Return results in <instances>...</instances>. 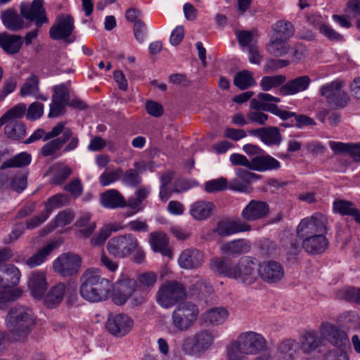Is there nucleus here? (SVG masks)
Instances as JSON below:
<instances>
[{"label": "nucleus", "mask_w": 360, "mask_h": 360, "mask_svg": "<svg viewBox=\"0 0 360 360\" xmlns=\"http://www.w3.org/2000/svg\"><path fill=\"white\" fill-rule=\"evenodd\" d=\"M39 79L38 76L31 75L22 84L20 89V94L22 97L33 96L37 99L47 101L48 98L39 91Z\"/></svg>", "instance_id": "nucleus-27"}, {"label": "nucleus", "mask_w": 360, "mask_h": 360, "mask_svg": "<svg viewBox=\"0 0 360 360\" xmlns=\"http://www.w3.org/2000/svg\"><path fill=\"white\" fill-rule=\"evenodd\" d=\"M205 321L213 325L223 323L229 317V311L224 307H215L207 311L204 315Z\"/></svg>", "instance_id": "nucleus-41"}, {"label": "nucleus", "mask_w": 360, "mask_h": 360, "mask_svg": "<svg viewBox=\"0 0 360 360\" xmlns=\"http://www.w3.org/2000/svg\"><path fill=\"white\" fill-rule=\"evenodd\" d=\"M281 164L271 155H257L252 159V170L264 172L267 170H276Z\"/></svg>", "instance_id": "nucleus-30"}, {"label": "nucleus", "mask_w": 360, "mask_h": 360, "mask_svg": "<svg viewBox=\"0 0 360 360\" xmlns=\"http://www.w3.org/2000/svg\"><path fill=\"white\" fill-rule=\"evenodd\" d=\"M151 248L164 256L171 257L172 252L168 248L169 240L167 235L162 232H152L148 238Z\"/></svg>", "instance_id": "nucleus-28"}, {"label": "nucleus", "mask_w": 360, "mask_h": 360, "mask_svg": "<svg viewBox=\"0 0 360 360\" xmlns=\"http://www.w3.org/2000/svg\"><path fill=\"white\" fill-rule=\"evenodd\" d=\"M250 229L251 226L240 219L221 220L217 223L212 233L226 237L236 233L248 231Z\"/></svg>", "instance_id": "nucleus-17"}, {"label": "nucleus", "mask_w": 360, "mask_h": 360, "mask_svg": "<svg viewBox=\"0 0 360 360\" xmlns=\"http://www.w3.org/2000/svg\"><path fill=\"white\" fill-rule=\"evenodd\" d=\"M186 297V289L179 282L170 281L160 286L157 292V302L163 308L167 309Z\"/></svg>", "instance_id": "nucleus-5"}, {"label": "nucleus", "mask_w": 360, "mask_h": 360, "mask_svg": "<svg viewBox=\"0 0 360 360\" xmlns=\"http://www.w3.org/2000/svg\"><path fill=\"white\" fill-rule=\"evenodd\" d=\"M47 283L45 274L41 271H34L28 280V288L32 295L37 299H40L47 289Z\"/></svg>", "instance_id": "nucleus-24"}, {"label": "nucleus", "mask_w": 360, "mask_h": 360, "mask_svg": "<svg viewBox=\"0 0 360 360\" xmlns=\"http://www.w3.org/2000/svg\"><path fill=\"white\" fill-rule=\"evenodd\" d=\"M297 349L296 340L285 339L278 344L275 356L277 360H295Z\"/></svg>", "instance_id": "nucleus-26"}, {"label": "nucleus", "mask_w": 360, "mask_h": 360, "mask_svg": "<svg viewBox=\"0 0 360 360\" xmlns=\"http://www.w3.org/2000/svg\"><path fill=\"white\" fill-rule=\"evenodd\" d=\"M135 279L128 277L119 279L115 284L112 300L117 305L124 304L136 288Z\"/></svg>", "instance_id": "nucleus-15"}, {"label": "nucleus", "mask_w": 360, "mask_h": 360, "mask_svg": "<svg viewBox=\"0 0 360 360\" xmlns=\"http://www.w3.org/2000/svg\"><path fill=\"white\" fill-rule=\"evenodd\" d=\"M228 187V181L224 177L210 180L205 184V190L207 193H216L224 191Z\"/></svg>", "instance_id": "nucleus-54"}, {"label": "nucleus", "mask_w": 360, "mask_h": 360, "mask_svg": "<svg viewBox=\"0 0 360 360\" xmlns=\"http://www.w3.org/2000/svg\"><path fill=\"white\" fill-rule=\"evenodd\" d=\"M268 52L276 56L281 57L287 54L290 50L288 41L271 37L269 43L266 45Z\"/></svg>", "instance_id": "nucleus-38"}, {"label": "nucleus", "mask_w": 360, "mask_h": 360, "mask_svg": "<svg viewBox=\"0 0 360 360\" xmlns=\"http://www.w3.org/2000/svg\"><path fill=\"white\" fill-rule=\"evenodd\" d=\"M321 336L319 337L316 331H307L302 337L301 349L304 353H310L321 345Z\"/></svg>", "instance_id": "nucleus-37"}, {"label": "nucleus", "mask_w": 360, "mask_h": 360, "mask_svg": "<svg viewBox=\"0 0 360 360\" xmlns=\"http://www.w3.org/2000/svg\"><path fill=\"white\" fill-rule=\"evenodd\" d=\"M243 352L248 356L256 355L267 347L266 339L259 333L254 331H248L241 333L237 338Z\"/></svg>", "instance_id": "nucleus-10"}, {"label": "nucleus", "mask_w": 360, "mask_h": 360, "mask_svg": "<svg viewBox=\"0 0 360 360\" xmlns=\"http://www.w3.org/2000/svg\"><path fill=\"white\" fill-rule=\"evenodd\" d=\"M56 241L51 242L40 249L37 253L29 257L26 260V264L31 269L38 266L43 264L47 256L59 246Z\"/></svg>", "instance_id": "nucleus-35"}, {"label": "nucleus", "mask_w": 360, "mask_h": 360, "mask_svg": "<svg viewBox=\"0 0 360 360\" xmlns=\"http://www.w3.org/2000/svg\"><path fill=\"white\" fill-rule=\"evenodd\" d=\"M17 87V81L14 77L5 79L2 89L0 90V101H2L8 94L13 92Z\"/></svg>", "instance_id": "nucleus-59"}, {"label": "nucleus", "mask_w": 360, "mask_h": 360, "mask_svg": "<svg viewBox=\"0 0 360 360\" xmlns=\"http://www.w3.org/2000/svg\"><path fill=\"white\" fill-rule=\"evenodd\" d=\"M65 289V284L62 283L53 286L44 297V304L51 309L58 307L63 300Z\"/></svg>", "instance_id": "nucleus-33"}, {"label": "nucleus", "mask_w": 360, "mask_h": 360, "mask_svg": "<svg viewBox=\"0 0 360 360\" xmlns=\"http://www.w3.org/2000/svg\"><path fill=\"white\" fill-rule=\"evenodd\" d=\"M204 262L203 253L197 249L184 250L180 255L178 262L179 266L186 269L200 267Z\"/></svg>", "instance_id": "nucleus-20"}, {"label": "nucleus", "mask_w": 360, "mask_h": 360, "mask_svg": "<svg viewBox=\"0 0 360 360\" xmlns=\"http://www.w3.org/2000/svg\"><path fill=\"white\" fill-rule=\"evenodd\" d=\"M343 82L341 80H335L328 83L320 88V94L326 98L328 104L331 108H342L349 101L348 94L343 91Z\"/></svg>", "instance_id": "nucleus-8"}, {"label": "nucleus", "mask_w": 360, "mask_h": 360, "mask_svg": "<svg viewBox=\"0 0 360 360\" xmlns=\"http://www.w3.org/2000/svg\"><path fill=\"white\" fill-rule=\"evenodd\" d=\"M320 335L334 347L342 349L349 343L347 333L334 324L324 322L319 326Z\"/></svg>", "instance_id": "nucleus-11"}, {"label": "nucleus", "mask_w": 360, "mask_h": 360, "mask_svg": "<svg viewBox=\"0 0 360 360\" xmlns=\"http://www.w3.org/2000/svg\"><path fill=\"white\" fill-rule=\"evenodd\" d=\"M269 283H274L284 276L283 266L278 262L269 261L258 265V276Z\"/></svg>", "instance_id": "nucleus-16"}, {"label": "nucleus", "mask_w": 360, "mask_h": 360, "mask_svg": "<svg viewBox=\"0 0 360 360\" xmlns=\"http://www.w3.org/2000/svg\"><path fill=\"white\" fill-rule=\"evenodd\" d=\"M250 134L257 136L266 145H279L282 140L280 131L276 127L259 128L251 130Z\"/></svg>", "instance_id": "nucleus-25"}, {"label": "nucleus", "mask_w": 360, "mask_h": 360, "mask_svg": "<svg viewBox=\"0 0 360 360\" xmlns=\"http://www.w3.org/2000/svg\"><path fill=\"white\" fill-rule=\"evenodd\" d=\"M63 189L70 193L73 198H77L83 193V185L79 178H75L67 184Z\"/></svg>", "instance_id": "nucleus-58"}, {"label": "nucleus", "mask_w": 360, "mask_h": 360, "mask_svg": "<svg viewBox=\"0 0 360 360\" xmlns=\"http://www.w3.org/2000/svg\"><path fill=\"white\" fill-rule=\"evenodd\" d=\"M82 265L81 257L72 252L62 254L53 264L54 271L62 276H71L76 274Z\"/></svg>", "instance_id": "nucleus-9"}, {"label": "nucleus", "mask_w": 360, "mask_h": 360, "mask_svg": "<svg viewBox=\"0 0 360 360\" xmlns=\"http://www.w3.org/2000/svg\"><path fill=\"white\" fill-rule=\"evenodd\" d=\"M195 342L202 354L207 351L214 343V337L208 330H201L194 334Z\"/></svg>", "instance_id": "nucleus-42"}, {"label": "nucleus", "mask_w": 360, "mask_h": 360, "mask_svg": "<svg viewBox=\"0 0 360 360\" xmlns=\"http://www.w3.org/2000/svg\"><path fill=\"white\" fill-rule=\"evenodd\" d=\"M311 79L309 76L304 75L289 80L280 87L279 93L283 96H291L305 91L309 86Z\"/></svg>", "instance_id": "nucleus-23"}, {"label": "nucleus", "mask_w": 360, "mask_h": 360, "mask_svg": "<svg viewBox=\"0 0 360 360\" xmlns=\"http://www.w3.org/2000/svg\"><path fill=\"white\" fill-rule=\"evenodd\" d=\"M36 324V317L32 309L15 306L10 309L6 317V325L11 339L24 340Z\"/></svg>", "instance_id": "nucleus-3"}, {"label": "nucleus", "mask_w": 360, "mask_h": 360, "mask_svg": "<svg viewBox=\"0 0 360 360\" xmlns=\"http://www.w3.org/2000/svg\"><path fill=\"white\" fill-rule=\"evenodd\" d=\"M22 43L23 40L20 36L7 33L0 34V46L7 53L15 54L18 53Z\"/></svg>", "instance_id": "nucleus-31"}, {"label": "nucleus", "mask_w": 360, "mask_h": 360, "mask_svg": "<svg viewBox=\"0 0 360 360\" xmlns=\"http://www.w3.org/2000/svg\"><path fill=\"white\" fill-rule=\"evenodd\" d=\"M319 32L331 41H340L343 39V36L328 25H321L319 27Z\"/></svg>", "instance_id": "nucleus-61"}, {"label": "nucleus", "mask_w": 360, "mask_h": 360, "mask_svg": "<svg viewBox=\"0 0 360 360\" xmlns=\"http://www.w3.org/2000/svg\"><path fill=\"white\" fill-rule=\"evenodd\" d=\"M100 204L105 208L115 210L127 207V200L116 189H110L101 194Z\"/></svg>", "instance_id": "nucleus-21"}, {"label": "nucleus", "mask_w": 360, "mask_h": 360, "mask_svg": "<svg viewBox=\"0 0 360 360\" xmlns=\"http://www.w3.org/2000/svg\"><path fill=\"white\" fill-rule=\"evenodd\" d=\"M285 82L286 77L283 75L264 76L261 79L259 86L263 91H268L274 88L281 87Z\"/></svg>", "instance_id": "nucleus-46"}, {"label": "nucleus", "mask_w": 360, "mask_h": 360, "mask_svg": "<svg viewBox=\"0 0 360 360\" xmlns=\"http://www.w3.org/2000/svg\"><path fill=\"white\" fill-rule=\"evenodd\" d=\"M122 226L119 224H110L103 227L98 234L91 238V243L94 245H101L105 243L112 232L121 230Z\"/></svg>", "instance_id": "nucleus-45"}, {"label": "nucleus", "mask_w": 360, "mask_h": 360, "mask_svg": "<svg viewBox=\"0 0 360 360\" xmlns=\"http://www.w3.org/2000/svg\"><path fill=\"white\" fill-rule=\"evenodd\" d=\"M210 265L213 271L247 285L253 283L258 277V264L249 257L240 258L236 264H231L223 258L214 257Z\"/></svg>", "instance_id": "nucleus-1"}, {"label": "nucleus", "mask_w": 360, "mask_h": 360, "mask_svg": "<svg viewBox=\"0 0 360 360\" xmlns=\"http://www.w3.org/2000/svg\"><path fill=\"white\" fill-rule=\"evenodd\" d=\"M26 186L27 174L25 173L17 174L11 182V188L18 193L22 191Z\"/></svg>", "instance_id": "nucleus-62"}, {"label": "nucleus", "mask_w": 360, "mask_h": 360, "mask_svg": "<svg viewBox=\"0 0 360 360\" xmlns=\"http://www.w3.org/2000/svg\"><path fill=\"white\" fill-rule=\"evenodd\" d=\"M327 233H319L302 238V248L310 255H319L326 251L329 245Z\"/></svg>", "instance_id": "nucleus-18"}, {"label": "nucleus", "mask_w": 360, "mask_h": 360, "mask_svg": "<svg viewBox=\"0 0 360 360\" xmlns=\"http://www.w3.org/2000/svg\"><path fill=\"white\" fill-rule=\"evenodd\" d=\"M105 326L107 330L112 335L122 337L131 331L134 326V321L125 314H110Z\"/></svg>", "instance_id": "nucleus-13"}, {"label": "nucleus", "mask_w": 360, "mask_h": 360, "mask_svg": "<svg viewBox=\"0 0 360 360\" xmlns=\"http://www.w3.org/2000/svg\"><path fill=\"white\" fill-rule=\"evenodd\" d=\"M198 315L196 304L190 302L179 304L172 314V325L177 331L186 332L194 325Z\"/></svg>", "instance_id": "nucleus-4"}, {"label": "nucleus", "mask_w": 360, "mask_h": 360, "mask_svg": "<svg viewBox=\"0 0 360 360\" xmlns=\"http://www.w3.org/2000/svg\"><path fill=\"white\" fill-rule=\"evenodd\" d=\"M4 25L11 31H18L23 27L24 22L17 13L6 11L1 15Z\"/></svg>", "instance_id": "nucleus-40"}, {"label": "nucleus", "mask_w": 360, "mask_h": 360, "mask_svg": "<svg viewBox=\"0 0 360 360\" xmlns=\"http://www.w3.org/2000/svg\"><path fill=\"white\" fill-rule=\"evenodd\" d=\"M226 354L228 360H244L245 356H248L243 352L238 338L226 346Z\"/></svg>", "instance_id": "nucleus-50"}, {"label": "nucleus", "mask_w": 360, "mask_h": 360, "mask_svg": "<svg viewBox=\"0 0 360 360\" xmlns=\"http://www.w3.org/2000/svg\"><path fill=\"white\" fill-rule=\"evenodd\" d=\"M271 32V37L288 41L293 36L295 28L290 22L280 20L272 25Z\"/></svg>", "instance_id": "nucleus-32"}, {"label": "nucleus", "mask_w": 360, "mask_h": 360, "mask_svg": "<svg viewBox=\"0 0 360 360\" xmlns=\"http://www.w3.org/2000/svg\"><path fill=\"white\" fill-rule=\"evenodd\" d=\"M138 248V240L131 233L112 238L107 244L108 252L116 258H126Z\"/></svg>", "instance_id": "nucleus-6"}, {"label": "nucleus", "mask_w": 360, "mask_h": 360, "mask_svg": "<svg viewBox=\"0 0 360 360\" xmlns=\"http://www.w3.org/2000/svg\"><path fill=\"white\" fill-rule=\"evenodd\" d=\"M26 105L24 103H18L6 113V116L11 119V121H15V119L22 118L26 112Z\"/></svg>", "instance_id": "nucleus-64"}, {"label": "nucleus", "mask_w": 360, "mask_h": 360, "mask_svg": "<svg viewBox=\"0 0 360 360\" xmlns=\"http://www.w3.org/2000/svg\"><path fill=\"white\" fill-rule=\"evenodd\" d=\"M112 282L103 276L98 268H89L80 277L79 294L86 301L96 303L107 300L111 292Z\"/></svg>", "instance_id": "nucleus-2"}, {"label": "nucleus", "mask_w": 360, "mask_h": 360, "mask_svg": "<svg viewBox=\"0 0 360 360\" xmlns=\"http://www.w3.org/2000/svg\"><path fill=\"white\" fill-rule=\"evenodd\" d=\"M269 208L266 202L252 200L242 210V217L248 221H252L264 217Z\"/></svg>", "instance_id": "nucleus-19"}, {"label": "nucleus", "mask_w": 360, "mask_h": 360, "mask_svg": "<svg viewBox=\"0 0 360 360\" xmlns=\"http://www.w3.org/2000/svg\"><path fill=\"white\" fill-rule=\"evenodd\" d=\"M328 224L325 214L315 212L300 221L297 227V237L302 239L319 233H328Z\"/></svg>", "instance_id": "nucleus-7"}, {"label": "nucleus", "mask_w": 360, "mask_h": 360, "mask_svg": "<svg viewBox=\"0 0 360 360\" xmlns=\"http://www.w3.org/2000/svg\"><path fill=\"white\" fill-rule=\"evenodd\" d=\"M44 114V105L35 101L30 105L27 110L26 117L31 121L39 119Z\"/></svg>", "instance_id": "nucleus-57"}, {"label": "nucleus", "mask_w": 360, "mask_h": 360, "mask_svg": "<svg viewBox=\"0 0 360 360\" xmlns=\"http://www.w3.org/2000/svg\"><path fill=\"white\" fill-rule=\"evenodd\" d=\"M72 130L67 129L63 132L61 137L55 139L46 143L41 149L42 155L47 157L54 155L60 149L62 146L71 138Z\"/></svg>", "instance_id": "nucleus-36"}, {"label": "nucleus", "mask_w": 360, "mask_h": 360, "mask_svg": "<svg viewBox=\"0 0 360 360\" xmlns=\"http://www.w3.org/2000/svg\"><path fill=\"white\" fill-rule=\"evenodd\" d=\"M246 117L249 120V123L264 125L269 116L262 110H251L247 113Z\"/></svg>", "instance_id": "nucleus-60"}, {"label": "nucleus", "mask_w": 360, "mask_h": 360, "mask_svg": "<svg viewBox=\"0 0 360 360\" xmlns=\"http://www.w3.org/2000/svg\"><path fill=\"white\" fill-rule=\"evenodd\" d=\"M32 157L31 155L26 153L22 152L10 160L5 161L1 165V169H4L8 167H20L28 165L31 162Z\"/></svg>", "instance_id": "nucleus-48"}, {"label": "nucleus", "mask_w": 360, "mask_h": 360, "mask_svg": "<svg viewBox=\"0 0 360 360\" xmlns=\"http://www.w3.org/2000/svg\"><path fill=\"white\" fill-rule=\"evenodd\" d=\"M26 132L25 125L20 122L11 121L5 127V134L8 138L20 139L24 137Z\"/></svg>", "instance_id": "nucleus-49"}, {"label": "nucleus", "mask_w": 360, "mask_h": 360, "mask_svg": "<svg viewBox=\"0 0 360 360\" xmlns=\"http://www.w3.org/2000/svg\"><path fill=\"white\" fill-rule=\"evenodd\" d=\"M20 14L26 20L34 22L37 27L49 22L46 10L43 6V0H33L31 4L22 3L20 6Z\"/></svg>", "instance_id": "nucleus-12"}, {"label": "nucleus", "mask_w": 360, "mask_h": 360, "mask_svg": "<svg viewBox=\"0 0 360 360\" xmlns=\"http://www.w3.org/2000/svg\"><path fill=\"white\" fill-rule=\"evenodd\" d=\"M75 215L72 210H65L60 212L55 218V225L53 226H47L42 231V235L50 233L56 226H65L70 224L74 219Z\"/></svg>", "instance_id": "nucleus-47"}, {"label": "nucleus", "mask_w": 360, "mask_h": 360, "mask_svg": "<svg viewBox=\"0 0 360 360\" xmlns=\"http://www.w3.org/2000/svg\"><path fill=\"white\" fill-rule=\"evenodd\" d=\"M215 210L216 206L212 202L198 200L191 205L189 213L194 219L203 221L212 216Z\"/></svg>", "instance_id": "nucleus-22"}, {"label": "nucleus", "mask_w": 360, "mask_h": 360, "mask_svg": "<svg viewBox=\"0 0 360 360\" xmlns=\"http://www.w3.org/2000/svg\"><path fill=\"white\" fill-rule=\"evenodd\" d=\"M220 249L224 255H240L248 252L250 249V245L245 239H238L223 244Z\"/></svg>", "instance_id": "nucleus-34"}, {"label": "nucleus", "mask_w": 360, "mask_h": 360, "mask_svg": "<svg viewBox=\"0 0 360 360\" xmlns=\"http://www.w3.org/2000/svg\"><path fill=\"white\" fill-rule=\"evenodd\" d=\"M134 166L135 169H129L124 173L122 172L121 180L127 186L136 187L142 181L140 174L146 171V167L144 163L139 162H134Z\"/></svg>", "instance_id": "nucleus-29"}, {"label": "nucleus", "mask_w": 360, "mask_h": 360, "mask_svg": "<svg viewBox=\"0 0 360 360\" xmlns=\"http://www.w3.org/2000/svg\"><path fill=\"white\" fill-rule=\"evenodd\" d=\"M148 294V292L141 288H136L129 297L133 306L137 307L143 304L147 300Z\"/></svg>", "instance_id": "nucleus-63"}, {"label": "nucleus", "mask_w": 360, "mask_h": 360, "mask_svg": "<svg viewBox=\"0 0 360 360\" xmlns=\"http://www.w3.org/2000/svg\"><path fill=\"white\" fill-rule=\"evenodd\" d=\"M53 174L50 180L52 184H62L72 173V169L67 165L56 164L53 166Z\"/></svg>", "instance_id": "nucleus-43"}, {"label": "nucleus", "mask_w": 360, "mask_h": 360, "mask_svg": "<svg viewBox=\"0 0 360 360\" xmlns=\"http://www.w3.org/2000/svg\"><path fill=\"white\" fill-rule=\"evenodd\" d=\"M22 295V290L20 288H16L7 291H0V309L5 310L8 303L18 299Z\"/></svg>", "instance_id": "nucleus-53"}, {"label": "nucleus", "mask_w": 360, "mask_h": 360, "mask_svg": "<svg viewBox=\"0 0 360 360\" xmlns=\"http://www.w3.org/2000/svg\"><path fill=\"white\" fill-rule=\"evenodd\" d=\"M66 200V197L63 194H56L50 198L45 204L44 212L49 217L51 212L56 209L62 207Z\"/></svg>", "instance_id": "nucleus-56"}, {"label": "nucleus", "mask_w": 360, "mask_h": 360, "mask_svg": "<svg viewBox=\"0 0 360 360\" xmlns=\"http://www.w3.org/2000/svg\"><path fill=\"white\" fill-rule=\"evenodd\" d=\"M233 84L238 89L245 90L250 86H255L256 84V82L252 72L243 70L236 74L233 79Z\"/></svg>", "instance_id": "nucleus-39"}, {"label": "nucleus", "mask_w": 360, "mask_h": 360, "mask_svg": "<svg viewBox=\"0 0 360 360\" xmlns=\"http://www.w3.org/2000/svg\"><path fill=\"white\" fill-rule=\"evenodd\" d=\"M75 29L73 18L69 15H60L57 17L54 24L49 30V36L54 40H67Z\"/></svg>", "instance_id": "nucleus-14"}, {"label": "nucleus", "mask_w": 360, "mask_h": 360, "mask_svg": "<svg viewBox=\"0 0 360 360\" xmlns=\"http://www.w3.org/2000/svg\"><path fill=\"white\" fill-rule=\"evenodd\" d=\"M158 279V276L155 272L146 271L140 274L137 278L135 279L136 288L149 292V291L155 286Z\"/></svg>", "instance_id": "nucleus-44"}, {"label": "nucleus", "mask_w": 360, "mask_h": 360, "mask_svg": "<svg viewBox=\"0 0 360 360\" xmlns=\"http://www.w3.org/2000/svg\"><path fill=\"white\" fill-rule=\"evenodd\" d=\"M122 174V169L121 168H117L114 171L106 170L99 176V182L103 186H108L121 179Z\"/></svg>", "instance_id": "nucleus-55"}, {"label": "nucleus", "mask_w": 360, "mask_h": 360, "mask_svg": "<svg viewBox=\"0 0 360 360\" xmlns=\"http://www.w3.org/2000/svg\"><path fill=\"white\" fill-rule=\"evenodd\" d=\"M1 271L4 274L6 280L10 286H15L18 284L21 274L15 266L8 264L3 266Z\"/></svg>", "instance_id": "nucleus-52"}, {"label": "nucleus", "mask_w": 360, "mask_h": 360, "mask_svg": "<svg viewBox=\"0 0 360 360\" xmlns=\"http://www.w3.org/2000/svg\"><path fill=\"white\" fill-rule=\"evenodd\" d=\"M333 211L342 215L352 216L355 219L357 209L350 201L337 200L333 202Z\"/></svg>", "instance_id": "nucleus-51"}]
</instances>
